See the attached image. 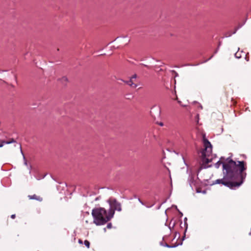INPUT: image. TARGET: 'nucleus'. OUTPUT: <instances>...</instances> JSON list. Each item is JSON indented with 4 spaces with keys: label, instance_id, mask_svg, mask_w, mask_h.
<instances>
[{
    "label": "nucleus",
    "instance_id": "423d86ee",
    "mask_svg": "<svg viewBox=\"0 0 251 251\" xmlns=\"http://www.w3.org/2000/svg\"><path fill=\"white\" fill-rule=\"evenodd\" d=\"M28 197L30 200H35L39 201H41L43 200V199L40 196H37L35 194L33 195H28Z\"/></svg>",
    "mask_w": 251,
    "mask_h": 251
},
{
    "label": "nucleus",
    "instance_id": "4468645a",
    "mask_svg": "<svg viewBox=\"0 0 251 251\" xmlns=\"http://www.w3.org/2000/svg\"><path fill=\"white\" fill-rule=\"evenodd\" d=\"M158 124L160 126H163L164 124L162 122H160V123H158Z\"/></svg>",
    "mask_w": 251,
    "mask_h": 251
},
{
    "label": "nucleus",
    "instance_id": "1a4fd4ad",
    "mask_svg": "<svg viewBox=\"0 0 251 251\" xmlns=\"http://www.w3.org/2000/svg\"><path fill=\"white\" fill-rule=\"evenodd\" d=\"M84 243V245L86 246V247L87 248H90V242L88 240H85Z\"/></svg>",
    "mask_w": 251,
    "mask_h": 251
},
{
    "label": "nucleus",
    "instance_id": "f03ea898",
    "mask_svg": "<svg viewBox=\"0 0 251 251\" xmlns=\"http://www.w3.org/2000/svg\"><path fill=\"white\" fill-rule=\"evenodd\" d=\"M92 215L94 219L93 223L97 226L104 225L112 218L110 216L109 211H107L103 207L94 208L92 211Z\"/></svg>",
    "mask_w": 251,
    "mask_h": 251
},
{
    "label": "nucleus",
    "instance_id": "0eeeda50",
    "mask_svg": "<svg viewBox=\"0 0 251 251\" xmlns=\"http://www.w3.org/2000/svg\"><path fill=\"white\" fill-rule=\"evenodd\" d=\"M123 81L125 83H126V84L129 85L132 88H135L137 86V85L133 82V80H132V78H130L129 80H128V81L123 80Z\"/></svg>",
    "mask_w": 251,
    "mask_h": 251
},
{
    "label": "nucleus",
    "instance_id": "20e7f679",
    "mask_svg": "<svg viewBox=\"0 0 251 251\" xmlns=\"http://www.w3.org/2000/svg\"><path fill=\"white\" fill-rule=\"evenodd\" d=\"M107 202L109 203L110 208L108 210L110 216L113 217L115 214V210L121 211L122 210L121 204L118 202L115 198H110L107 200Z\"/></svg>",
    "mask_w": 251,
    "mask_h": 251
},
{
    "label": "nucleus",
    "instance_id": "f257e3e1",
    "mask_svg": "<svg viewBox=\"0 0 251 251\" xmlns=\"http://www.w3.org/2000/svg\"><path fill=\"white\" fill-rule=\"evenodd\" d=\"M221 164H223L224 176L222 179L216 180L215 183L222 184L230 188L240 186L247 176L246 163L244 161H234L230 159L226 163L219 161L215 164V167L219 168Z\"/></svg>",
    "mask_w": 251,
    "mask_h": 251
},
{
    "label": "nucleus",
    "instance_id": "7ed1b4c3",
    "mask_svg": "<svg viewBox=\"0 0 251 251\" xmlns=\"http://www.w3.org/2000/svg\"><path fill=\"white\" fill-rule=\"evenodd\" d=\"M203 144L204 148L201 151L202 161L206 166L212 160V158H210L212 153V145L205 137L203 139Z\"/></svg>",
    "mask_w": 251,
    "mask_h": 251
},
{
    "label": "nucleus",
    "instance_id": "6e6552de",
    "mask_svg": "<svg viewBox=\"0 0 251 251\" xmlns=\"http://www.w3.org/2000/svg\"><path fill=\"white\" fill-rule=\"evenodd\" d=\"M60 81L63 84L65 85L68 81V79L66 76H63L60 79Z\"/></svg>",
    "mask_w": 251,
    "mask_h": 251
},
{
    "label": "nucleus",
    "instance_id": "aec40b11",
    "mask_svg": "<svg viewBox=\"0 0 251 251\" xmlns=\"http://www.w3.org/2000/svg\"><path fill=\"white\" fill-rule=\"evenodd\" d=\"M144 66L146 67H148V66L147 65H144Z\"/></svg>",
    "mask_w": 251,
    "mask_h": 251
},
{
    "label": "nucleus",
    "instance_id": "9b49d317",
    "mask_svg": "<svg viewBox=\"0 0 251 251\" xmlns=\"http://www.w3.org/2000/svg\"><path fill=\"white\" fill-rule=\"evenodd\" d=\"M137 77V75L136 74L134 75H132L130 78H132V80H133V79H135Z\"/></svg>",
    "mask_w": 251,
    "mask_h": 251
},
{
    "label": "nucleus",
    "instance_id": "f3484780",
    "mask_svg": "<svg viewBox=\"0 0 251 251\" xmlns=\"http://www.w3.org/2000/svg\"><path fill=\"white\" fill-rule=\"evenodd\" d=\"M235 55L236 57H237V58H239V57H238V55H237V53H236L235 54Z\"/></svg>",
    "mask_w": 251,
    "mask_h": 251
},
{
    "label": "nucleus",
    "instance_id": "dca6fc26",
    "mask_svg": "<svg viewBox=\"0 0 251 251\" xmlns=\"http://www.w3.org/2000/svg\"><path fill=\"white\" fill-rule=\"evenodd\" d=\"M245 58H246V59L247 60V61H249V57H247V56H246V57H245Z\"/></svg>",
    "mask_w": 251,
    "mask_h": 251
},
{
    "label": "nucleus",
    "instance_id": "39448f33",
    "mask_svg": "<svg viewBox=\"0 0 251 251\" xmlns=\"http://www.w3.org/2000/svg\"><path fill=\"white\" fill-rule=\"evenodd\" d=\"M13 144L14 147H17L22 151V147L20 144L18 143L14 139H9L7 140H3L0 144V147H3L5 144Z\"/></svg>",
    "mask_w": 251,
    "mask_h": 251
},
{
    "label": "nucleus",
    "instance_id": "2eb2a0df",
    "mask_svg": "<svg viewBox=\"0 0 251 251\" xmlns=\"http://www.w3.org/2000/svg\"><path fill=\"white\" fill-rule=\"evenodd\" d=\"M176 100H177L178 103H179L180 105H181V102L178 100V99L177 97L176 98Z\"/></svg>",
    "mask_w": 251,
    "mask_h": 251
},
{
    "label": "nucleus",
    "instance_id": "9d476101",
    "mask_svg": "<svg viewBox=\"0 0 251 251\" xmlns=\"http://www.w3.org/2000/svg\"><path fill=\"white\" fill-rule=\"evenodd\" d=\"M111 227H112V224L111 223L108 224V225H107V227L108 228H111Z\"/></svg>",
    "mask_w": 251,
    "mask_h": 251
},
{
    "label": "nucleus",
    "instance_id": "f8f14e48",
    "mask_svg": "<svg viewBox=\"0 0 251 251\" xmlns=\"http://www.w3.org/2000/svg\"><path fill=\"white\" fill-rule=\"evenodd\" d=\"M16 217V215L15 214H12L11 215V218L13 219H15Z\"/></svg>",
    "mask_w": 251,
    "mask_h": 251
},
{
    "label": "nucleus",
    "instance_id": "a211bd4d",
    "mask_svg": "<svg viewBox=\"0 0 251 251\" xmlns=\"http://www.w3.org/2000/svg\"><path fill=\"white\" fill-rule=\"evenodd\" d=\"M235 55L236 57H237V58H239V57H238V55H237V53H236L235 54Z\"/></svg>",
    "mask_w": 251,
    "mask_h": 251
},
{
    "label": "nucleus",
    "instance_id": "ddd939ff",
    "mask_svg": "<svg viewBox=\"0 0 251 251\" xmlns=\"http://www.w3.org/2000/svg\"><path fill=\"white\" fill-rule=\"evenodd\" d=\"M78 243L80 244H83V241L81 239H79L78 240Z\"/></svg>",
    "mask_w": 251,
    "mask_h": 251
},
{
    "label": "nucleus",
    "instance_id": "6ab92c4d",
    "mask_svg": "<svg viewBox=\"0 0 251 251\" xmlns=\"http://www.w3.org/2000/svg\"><path fill=\"white\" fill-rule=\"evenodd\" d=\"M139 201H140L142 204H143V203L142 202V201L140 200V199H139Z\"/></svg>",
    "mask_w": 251,
    "mask_h": 251
}]
</instances>
